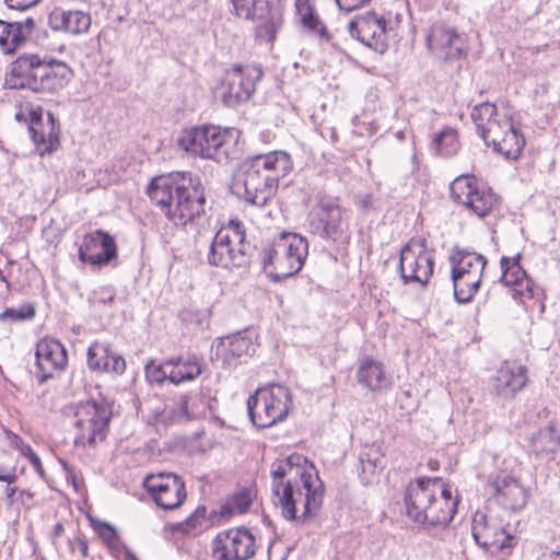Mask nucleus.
Here are the masks:
<instances>
[{"mask_svg":"<svg viewBox=\"0 0 560 560\" xmlns=\"http://www.w3.org/2000/svg\"><path fill=\"white\" fill-rule=\"evenodd\" d=\"M275 504L287 521L306 524L323 504L324 485L315 466L300 454L277 459L271 465Z\"/></svg>","mask_w":560,"mask_h":560,"instance_id":"f257e3e1","label":"nucleus"},{"mask_svg":"<svg viewBox=\"0 0 560 560\" xmlns=\"http://www.w3.org/2000/svg\"><path fill=\"white\" fill-rule=\"evenodd\" d=\"M147 194L151 202L175 225H203L208 221L206 197L200 185L190 182L189 186H185L170 175H162L150 182Z\"/></svg>","mask_w":560,"mask_h":560,"instance_id":"f03ea898","label":"nucleus"},{"mask_svg":"<svg viewBox=\"0 0 560 560\" xmlns=\"http://www.w3.org/2000/svg\"><path fill=\"white\" fill-rule=\"evenodd\" d=\"M407 516L418 524L448 525L457 512L458 499L440 477H420L405 491Z\"/></svg>","mask_w":560,"mask_h":560,"instance_id":"7ed1b4c3","label":"nucleus"},{"mask_svg":"<svg viewBox=\"0 0 560 560\" xmlns=\"http://www.w3.org/2000/svg\"><path fill=\"white\" fill-rule=\"evenodd\" d=\"M292 168L291 158L273 151L244 160L234 176L235 186L244 188V200L264 207L277 191L279 180Z\"/></svg>","mask_w":560,"mask_h":560,"instance_id":"20e7f679","label":"nucleus"},{"mask_svg":"<svg viewBox=\"0 0 560 560\" xmlns=\"http://www.w3.org/2000/svg\"><path fill=\"white\" fill-rule=\"evenodd\" d=\"M71 77L72 71L63 61L24 54L10 63L5 84L10 89L55 93L65 88Z\"/></svg>","mask_w":560,"mask_h":560,"instance_id":"39448f33","label":"nucleus"},{"mask_svg":"<svg viewBox=\"0 0 560 560\" xmlns=\"http://www.w3.org/2000/svg\"><path fill=\"white\" fill-rule=\"evenodd\" d=\"M471 119L478 135L493 151L509 160L520 158L525 138L509 113L500 112L495 104L485 102L472 108Z\"/></svg>","mask_w":560,"mask_h":560,"instance_id":"423d86ee","label":"nucleus"},{"mask_svg":"<svg viewBox=\"0 0 560 560\" xmlns=\"http://www.w3.org/2000/svg\"><path fill=\"white\" fill-rule=\"evenodd\" d=\"M308 254L307 240L300 234L282 232L276 237L264 256V267L269 276L281 281L296 275L303 267Z\"/></svg>","mask_w":560,"mask_h":560,"instance_id":"0eeeda50","label":"nucleus"},{"mask_svg":"<svg viewBox=\"0 0 560 560\" xmlns=\"http://www.w3.org/2000/svg\"><path fill=\"white\" fill-rule=\"evenodd\" d=\"M291 404L292 395L287 386L270 384L248 397L247 411L256 428L267 429L288 417Z\"/></svg>","mask_w":560,"mask_h":560,"instance_id":"6e6552de","label":"nucleus"},{"mask_svg":"<svg viewBox=\"0 0 560 560\" xmlns=\"http://www.w3.org/2000/svg\"><path fill=\"white\" fill-rule=\"evenodd\" d=\"M252 246L238 223H231L211 238L207 254L210 266L223 269L243 268L249 264Z\"/></svg>","mask_w":560,"mask_h":560,"instance_id":"1a4fd4ad","label":"nucleus"},{"mask_svg":"<svg viewBox=\"0 0 560 560\" xmlns=\"http://www.w3.org/2000/svg\"><path fill=\"white\" fill-rule=\"evenodd\" d=\"M230 137L228 130L218 126L202 125L185 129L177 144L190 155L221 163L229 159Z\"/></svg>","mask_w":560,"mask_h":560,"instance_id":"9d476101","label":"nucleus"},{"mask_svg":"<svg viewBox=\"0 0 560 560\" xmlns=\"http://www.w3.org/2000/svg\"><path fill=\"white\" fill-rule=\"evenodd\" d=\"M112 417V405L105 400L80 402L74 412V444L94 446L103 442L107 436Z\"/></svg>","mask_w":560,"mask_h":560,"instance_id":"9b49d317","label":"nucleus"},{"mask_svg":"<svg viewBox=\"0 0 560 560\" xmlns=\"http://www.w3.org/2000/svg\"><path fill=\"white\" fill-rule=\"evenodd\" d=\"M232 13L246 21L256 22L257 38L272 44L283 24V10L268 0H231Z\"/></svg>","mask_w":560,"mask_h":560,"instance_id":"f8f14e48","label":"nucleus"},{"mask_svg":"<svg viewBox=\"0 0 560 560\" xmlns=\"http://www.w3.org/2000/svg\"><path fill=\"white\" fill-rule=\"evenodd\" d=\"M346 213L347 210L339 205L338 199L322 198L310 218L311 233L334 243L349 238V222Z\"/></svg>","mask_w":560,"mask_h":560,"instance_id":"ddd939ff","label":"nucleus"},{"mask_svg":"<svg viewBox=\"0 0 560 560\" xmlns=\"http://www.w3.org/2000/svg\"><path fill=\"white\" fill-rule=\"evenodd\" d=\"M452 198L478 217L483 218L499 205V196L489 187L479 185L475 176L460 175L450 186Z\"/></svg>","mask_w":560,"mask_h":560,"instance_id":"4468645a","label":"nucleus"},{"mask_svg":"<svg viewBox=\"0 0 560 560\" xmlns=\"http://www.w3.org/2000/svg\"><path fill=\"white\" fill-rule=\"evenodd\" d=\"M262 75V68L258 65L233 66L224 74L222 102L232 108L246 103Z\"/></svg>","mask_w":560,"mask_h":560,"instance_id":"2eb2a0df","label":"nucleus"},{"mask_svg":"<svg viewBox=\"0 0 560 560\" xmlns=\"http://www.w3.org/2000/svg\"><path fill=\"white\" fill-rule=\"evenodd\" d=\"M434 259L424 238H411L400 250L399 271L405 283L425 284L433 273Z\"/></svg>","mask_w":560,"mask_h":560,"instance_id":"dca6fc26","label":"nucleus"},{"mask_svg":"<svg viewBox=\"0 0 560 560\" xmlns=\"http://www.w3.org/2000/svg\"><path fill=\"white\" fill-rule=\"evenodd\" d=\"M475 541L485 550L503 551L515 545V536L506 532L499 516L477 511L471 522Z\"/></svg>","mask_w":560,"mask_h":560,"instance_id":"f3484780","label":"nucleus"},{"mask_svg":"<svg viewBox=\"0 0 560 560\" xmlns=\"http://www.w3.org/2000/svg\"><path fill=\"white\" fill-rule=\"evenodd\" d=\"M255 553V537L245 527L219 533L212 542V556L215 560H248Z\"/></svg>","mask_w":560,"mask_h":560,"instance_id":"a211bd4d","label":"nucleus"},{"mask_svg":"<svg viewBox=\"0 0 560 560\" xmlns=\"http://www.w3.org/2000/svg\"><path fill=\"white\" fill-rule=\"evenodd\" d=\"M486 491L500 506L511 511L523 510L529 497L520 480L504 470L489 476Z\"/></svg>","mask_w":560,"mask_h":560,"instance_id":"6ab92c4d","label":"nucleus"},{"mask_svg":"<svg viewBox=\"0 0 560 560\" xmlns=\"http://www.w3.org/2000/svg\"><path fill=\"white\" fill-rule=\"evenodd\" d=\"M143 487L164 510H174L186 499L185 482L173 472L149 475L143 481Z\"/></svg>","mask_w":560,"mask_h":560,"instance_id":"aec40b11","label":"nucleus"},{"mask_svg":"<svg viewBox=\"0 0 560 560\" xmlns=\"http://www.w3.org/2000/svg\"><path fill=\"white\" fill-rule=\"evenodd\" d=\"M78 256L81 262L98 268L107 266L118 257L116 241L104 230L88 233L79 246Z\"/></svg>","mask_w":560,"mask_h":560,"instance_id":"412c9836","label":"nucleus"},{"mask_svg":"<svg viewBox=\"0 0 560 560\" xmlns=\"http://www.w3.org/2000/svg\"><path fill=\"white\" fill-rule=\"evenodd\" d=\"M350 35L374 51L383 54L387 49L386 21L374 11L357 15L349 23Z\"/></svg>","mask_w":560,"mask_h":560,"instance_id":"4be33fe9","label":"nucleus"},{"mask_svg":"<svg viewBox=\"0 0 560 560\" xmlns=\"http://www.w3.org/2000/svg\"><path fill=\"white\" fill-rule=\"evenodd\" d=\"M28 131L39 155L50 154L59 147V122L51 112L32 110Z\"/></svg>","mask_w":560,"mask_h":560,"instance_id":"5701e85b","label":"nucleus"},{"mask_svg":"<svg viewBox=\"0 0 560 560\" xmlns=\"http://www.w3.org/2000/svg\"><path fill=\"white\" fill-rule=\"evenodd\" d=\"M528 381L524 365L504 362L490 380V392L500 400H511L524 389Z\"/></svg>","mask_w":560,"mask_h":560,"instance_id":"b1692460","label":"nucleus"},{"mask_svg":"<svg viewBox=\"0 0 560 560\" xmlns=\"http://www.w3.org/2000/svg\"><path fill=\"white\" fill-rule=\"evenodd\" d=\"M36 366L40 382L52 377L54 373L65 369L68 362L67 350L59 340L44 338L36 343Z\"/></svg>","mask_w":560,"mask_h":560,"instance_id":"393cba45","label":"nucleus"},{"mask_svg":"<svg viewBox=\"0 0 560 560\" xmlns=\"http://www.w3.org/2000/svg\"><path fill=\"white\" fill-rule=\"evenodd\" d=\"M427 44L432 52L444 59H458L464 54L463 40L456 30L443 23L431 26Z\"/></svg>","mask_w":560,"mask_h":560,"instance_id":"a878e982","label":"nucleus"},{"mask_svg":"<svg viewBox=\"0 0 560 560\" xmlns=\"http://www.w3.org/2000/svg\"><path fill=\"white\" fill-rule=\"evenodd\" d=\"M92 19L89 12L82 10H62L56 8L48 15V25L52 31L71 35L86 34Z\"/></svg>","mask_w":560,"mask_h":560,"instance_id":"bb28decb","label":"nucleus"},{"mask_svg":"<svg viewBox=\"0 0 560 560\" xmlns=\"http://www.w3.org/2000/svg\"><path fill=\"white\" fill-rule=\"evenodd\" d=\"M256 351L252 339L241 332L226 337L217 346V357L226 368H235Z\"/></svg>","mask_w":560,"mask_h":560,"instance_id":"cd10ccee","label":"nucleus"},{"mask_svg":"<svg viewBox=\"0 0 560 560\" xmlns=\"http://www.w3.org/2000/svg\"><path fill=\"white\" fill-rule=\"evenodd\" d=\"M88 366L96 372L122 374L126 361L108 343L95 341L88 350Z\"/></svg>","mask_w":560,"mask_h":560,"instance_id":"c85d7f7f","label":"nucleus"},{"mask_svg":"<svg viewBox=\"0 0 560 560\" xmlns=\"http://www.w3.org/2000/svg\"><path fill=\"white\" fill-rule=\"evenodd\" d=\"M520 260L521 254H517L512 258L506 256L501 257L500 266L502 275L500 281L505 287L511 288L512 285L525 284V289H516V294L520 296V300L523 301L524 299H532L534 296V283L521 266Z\"/></svg>","mask_w":560,"mask_h":560,"instance_id":"c756f323","label":"nucleus"},{"mask_svg":"<svg viewBox=\"0 0 560 560\" xmlns=\"http://www.w3.org/2000/svg\"><path fill=\"white\" fill-rule=\"evenodd\" d=\"M167 364H171L168 381L176 385L196 380L205 369L202 358L194 353L171 358L167 360Z\"/></svg>","mask_w":560,"mask_h":560,"instance_id":"7c9ffc66","label":"nucleus"},{"mask_svg":"<svg viewBox=\"0 0 560 560\" xmlns=\"http://www.w3.org/2000/svg\"><path fill=\"white\" fill-rule=\"evenodd\" d=\"M358 382L372 392H384L390 388V378L385 374L382 363L365 359L360 363L357 373Z\"/></svg>","mask_w":560,"mask_h":560,"instance_id":"2f4dec72","label":"nucleus"},{"mask_svg":"<svg viewBox=\"0 0 560 560\" xmlns=\"http://www.w3.org/2000/svg\"><path fill=\"white\" fill-rule=\"evenodd\" d=\"M450 262L452 266L451 273H470L475 270L478 273H483L488 260L481 254L455 246L451 252Z\"/></svg>","mask_w":560,"mask_h":560,"instance_id":"473e14b6","label":"nucleus"},{"mask_svg":"<svg viewBox=\"0 0 560 560\" xmlns=\"http://www.w3.org/2000/svg\"><path fill=\"white\" fill-rule=\"evenodd\" d=\"M483 273H451L454 298L459 304L469 303L478 292Z\"/></svg>","mask_w":560,"mask_h":560,"instance_id":"72a5a7b5","label":"nucleus"},{"mask_svg":"<svg viewBox=\"0 0 560 560\" xmlns=\"http://www.w3.org/2000/svg\"><path fill=\"white\" fill-rule=\"evenodd\" d=\"M530 448L536 455L553 454L560 446V435L556 432L555 423L550 422L529 439Z\"/></svg>","mask_w":560,"mask_h":560,"instance_id":"f704fd0d","label":"nucleus"},{"mask_svg":"<svg viewBox=\"0 0 560 560\" xmlns=\"http://www.w3.org/2000/svg\"><path fill=\"white\" fill-rule=\"evenodd\" d=\"M22 44L20 24L0 20V47L4 54H12Z\"/></svg>","mask_w":560,"mask_h":560,"instance_id":"c9c22d12","label":"nucleus"},{"mask_svg":"<svg viewBox=\"0 0 560 560\" xmlns=\"http://www.w3.org/2000/svg\"><path fill=\"white\" fill-rule=\"evenodd\" d=\"M433 145L439 154L443 156L454 155L459 148L456 129L452 127H445L434 137Z\"/></svg>","mask_w":560,"mask_h":560,"instance_id":"e433bc0d","label":"nucleus"},{"mask_svg":"<svg viewBox=\"0 0 560 560\" xmlns=\"http://www.w3.org/2000/svg\"><path fill=\"white\" fill-rule=\"evenodd\" d=\"M362 474L372 476L383 468L384 455L378 447H366L360 455Z\"/></svg>","mask_w":560,"mask_h":560,"instance_id":"4c0bfd02","label":"nucleus"},{"mask_svg":"<svg viewBox=\"0 0 560 560\" xmlns=\"http://www.w3.org/2000/svg\"><path fill=\"white\" fill-rule=\"evenodd\" d=\"M252 504V494L248 490H242L230 498L222 506L221 514L231 516L235 513H245Z\"/></svg>","mask_w":560,"mask_h":560,"instance_id":"58836bf2","label":"nucleus"},{"mask_svg":"<svg viewBox=\"0 0 560 560\" xmlns=\"http://www.w3.org/2000/svg\"><path fill=\"white\" fill-rule=\"evenodd\" d=\"M296 8L302 13V23L310 30L319 33L322 37L326 36V27L319 21L318 16L312 11V8L302 0L296 1Z\"/></svg>","mask_w":560,"mask_h":560,"instance_id":"ea45409f","label":"nucleus"},{"mask_svg":"<svg viewBox=\"0 0 560 560\" xmlns=\"http://www.w3.org/2000/svg\"><path fill=\"white\" fill-rule=\"evenodd\" d=\"M35 313V304L33 303L22 304L15 308L9 307L0 314V322H5L7 319L10 322L32 319Z\"/></svg>","mask_w":560,"mask_h":560,"instance_id":"a19ab883","label":"nucleus"},{"mask_svg":"<svg viewBox=\"0 0 560 560\" xmlns=\"http://www.w3.org/2000/svg\"><path fill=\"white\" fill-rule=\"evenodd\" d=\"M168 368L171 369V364H167V360L160 364L150 361L144 368L147 380L150 383L162 384L165 380H168Z\"/></svg>","mask_w":560,"mask_h":560,"instance_id":"79ce46f5","label":"nucleus"},{"mask_svg":"<svg viewBox=\"0 0 560 560\" xmlns=\"http://www.w3.org/2000/svg\"><path fill=\"white\" fill-rule=\"evenodd\" d=\"M9 444L12 448L18 450L24 457H27L34 452L30 444L25 443L21 436L14 433L9 436Z\"/></svg>","mask_w":560,"mask_h":560,"instance_id":"37998d69","label":"nucleus"},{"mask_svg":"<svg viewBox=\"0 0 560 560\" xmlns=\"http://www.w3.org/2000/svg\"><path fill=\"white\" fill-rule=\"evenodd\" d=\"M207 509L206 506H198L195 512L186 520L187 526L196 528L201 525L202 521H206Z\"/></svg>","mask_w":560,"mask_h":560,"instance_id":"c03bdc74","label":"nucleus"},{"mask_svg":"<svg viewBox=\"0 0 560 560\" xmlns=\"http://www.w3.org/2000/svg\"><path fill=\"white\" fill-rule=\"evenodd\" d=\"M368 2H370V0H336L339 9L347 12L360 9Z\"/></svg>","mask_w":560,"mask_h":560,"instance_id":"a18cd8bd","label":"nucleus"},{"mask_svg":"<svg viewBox=\"0 0 560 560\" xmlns=\"http://www.w3.org/2000/svg\"><path fill=\"white\" fill-rule=\"evenodd\" d=\"M7 5L11 9L26 10L35 5L39 0H4Z\"/></svg>","mask_w":560,"mask_h":560,"instance_id":"49530a36","label":"nucleus"},{"mask_svg":"<svg viewBox=\"0 0 560 560\" xmlns=\"http://www.w3.org/2000/svg\"><path fill=\"white\" fill-rule=\"evenodd\" d=\"M0 480L12 483L16 480L15 467L8 468L0 465Z\"/></svg>","mask_w":560,"mask_h":560,"instance_id":"de8ad7c7","label":"nucleus"},{"mask_svg":"<svg viewBox=\"0 0 560 560\" xmlns=\"http://www.w3.org/2000/svg\"><path fill=\"white\" fill-rule=\"evenodd\" d=\"M114 300H115L114 292H109L107 295L94 294L90 301L93 305H106V304L113 303Z\"/></svg>","mask_w":560,"mask_h":560,"instance_id":"09e8293b","label":"nucleus"},{"mask_svg":"<svg viewBox=\"0 0 560 560\" xmlns=\"http://www.w3.org/2000/svg\"><path fill=\"white\" fill-rule=\"evenodd\" d=\"M101 537L107 544L113 542L117 538L115 528L108 524H104V528L101 530Z\"/></svg>","mask_w":560,"mask_h":560,"instance_id":"8fccbe9b","label":"nucleus"},{"mask_svg":"<svg viewBox=\"0 0 560 560\" xmlns=\"http://www.w3.org/2000/svg\"><path fill=\"white\" fill-rule=\"evenodd\" d=\"M13 24L21 25L22 43H23L25 40L26 35H28L33 31V28L35 26V21L32 18H27L23 22H13Z\"/></svg>","mask_w":560,"mask_h":560,"instance_id":"3c124183","label":"nucleus"},{"mask_svg":"<svg viewBox=\"0 0 560 560\" xmlns=\"http://www.w3.org/2000/svg\"><path fill=\"white\" fill-rule=\"evenodd\" d=\"M177 417L180 418V419H188L189 418V413H188V396L187 395H182L179 397L178 415H177Z\"/></svg>","mask_w":560,"mask_h":560,"instance_id":"603ef678","label":"nucleus"},{"mask_svg":"<svg viewBox=\"0 0 560 560\" xmlns=\"http://www.w3.org/2000/svg\"><path fill=\"white\" fill-rule=\"evenodd\" d=\"M373 196L365 194L359 197L357 205L362 211L366 212L373 207Z\"/></svg>","mask_w":560,"mask_h":560,"instance_id":"864d4df0","label":"nucleus"},{"mask_svg":"<svg viewBox=\"0 0 560 560\" xmlns=\"http://www.w3.org/2000/svg\"><path fill=\"white\" fill-rule=\"evenodd\" d=\"M26 458L30 459V463L34 467V469L39 475H43V466H42V462H40V458L38 457V455L35 452H33Z\"/></svg>","mask_w":560,"mask_h":560,"instance_id":"5fc2aeb1","label":"nucleus"},{"mask_svg":"<svg viewBox=\"0 0 560 560\" xmlns=\"http://www.w3.org/2000/svg\"><path fill=\"white\" fill-rule=\"evenodd\" d=\"M63 467H65V470L67 471V479L68 480H71L73 487L75 488V490H78L79 488V483H78V480H77V477L74 475V472L72 471V469L67 465V463H63Z\"/></svg>","mask_w":560,"mask_h":560,"instance_id":"6e6d98bb","label":"nucleus"},{"mask_svg":"<svg viewBox=\"0 0 560 560\" xmlns=\"http://www.w3.org/2000/svg\"><path fill=\"white\" fill-rule=\"evenodd\" d=\"M79 550L82 557L86 558L89 556V545L84 539H79L78 541Z\"/></svg>","mask_w":560,"mask_h":560,"instance_id":"4d7b16f0","label":"nucleus"},{"mask_svg":"<svg viewBox=\"0 0 560 560\" xmlns=\"http://www.w3.org/2000/svg\"><path fill=\"white\" fill-rule=\"evenodd\" d=\"M16 491H18V488L12 487L11 483H8V486L5 487V494H7V498L10 500V502L13 501V497Z\"/></svg>","mask_w":560,"mask_h":560,"instance_id":"13d9d810","label":"nucleus"},{"mask_svg":"<svg viewBox=\"0 0 560 560\" xmlns=\"http://www.w3.org/2000/svg\"><path fill=\"white\" fill-rule=\"evenodd\" d=\"M328 136L331 140V142L336 143L338 141V133L334 127L328 128Z\"/></svg>","mask_w":560,"mask_h":560,"instance_id":"bf43d9fd","label":"nucleus"},{"mask_svg":"<svg viewBox=\"0 0 560 560\" xmlns=\"http://www.w3.org/2000/svg\"><path fill=\"white\" fill-rule=\"evenodd\" d=\"M62 532H63V526H62V524H61V523H57V524L55 525V527H54V534H55L56 536H59V535H61V533H62Z\"/></svg>","mask_w":560,"mask_h":560,"instance_id":"052dcab7","label":"nucleus"},{"mask_svg":"<svg viewBox=\"0 0 560 560\" xmlns=\"http://www.w3.org/2000/svg\"><path fill=\"white\" fill-rule=\"evenodd\" d=\"M512 289H513V296H514V299H518L520 300V296L516 294V289H525V284L512 285Z\"/></svg>","mask_w":560,"mask_h":560,"instance_id":"680f3d73","label":"nucleus"},{"mask_svg":"<svg viewBox=\"0 0 560 560\" xmlns=\"http://www.w3.org/2000/svg\"><path fill=\"white\" fill-rule=\"evenodd\" d=\"M549 560H560V551L559 552H552L549 557Z\"/></svg>","mask_w":560,"mask_h":560,"instance_id":"e2e57ef3","label":"nucleus"},{"mask_svg":"<svg viewBox=\"0 0 560 560\" xmlns=\"http://www.w3.org/2000/svg\"><path fill=\"white\" fill-rule=\"evenodd\" d=\"M127 556H128V558H129L130 560H137V558H136L132 553H130V552H128V555H127Z\"/></svg>","mask_w":560,"mask_h":560,"instance_id":"0e129e2a","label":"nucleus"},{"mask_svg":"<svg viewBox=\"0 0 560 560\" xmlns=\"http://www.w3.org/2000/svg\"><path fill=\"white\" fill-rule=\"evenodd\" d=\"M435 465H438V462H434V464H433V463H429V466H430L432 469H433V468H435Z\"/></svg>","mask_w":560,"mask_h":560,"instance_id":"69168bd1","label":"nucleus"},{"mask_svg":"<svg viewBox=\"0 0 560 560\" xmlns=\"http://www.w3.org/2000/svg\"><path fill=\"white\" fill-rule=\"evenodd\" d=\"M435 465H438V462H434V464H433V463H429V466H430L432 469H433V468H435Z\"/></svg>","mask_w":560,"mask_h":560,"instance_id":"338daca9","label":"nucleus"},{"mask_svg":"<svg viewBox=\"0 0 560 560\" xmlns=\"http://www.w3.org/2000/svg\"><path fill=\"white\" fill-rule=\"evenodd\" d=\"M435 465H438V462H434V464H433V463H429V466H430L432 469H433V468H435Z\"/></svg>","mask_w":560,"mask_h":560,"instance_id":"774afa93","label":"nucleus"}]
</instances>
